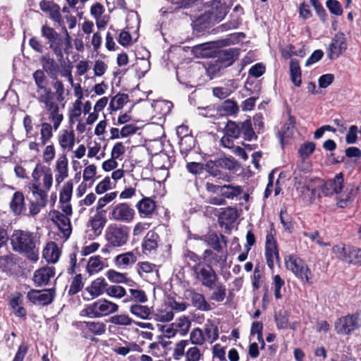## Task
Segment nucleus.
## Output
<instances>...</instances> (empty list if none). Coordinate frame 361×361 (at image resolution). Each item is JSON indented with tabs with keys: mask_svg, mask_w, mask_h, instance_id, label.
Masks as SVG:
<instances>
[{
	"mask_svg": "<svg viewBox=\"0 0 361 361\" xmlns=\"http://www.w3.org/2000/svg\"><path fill=\"white\" fill-rule=\"evenodd\" d=\"M54 130V126L49 122L44 121L40 124L39 140L42 145H46L52 138Z\"/></svg>",
	"mask_w": 361,
	"mask_h": 361,
	"instance_id": "f704fd0d",
	"label": "nucleus"
},
{
	"mask_svg": "<svg viewBox=\"0 0 361 361\" xmlns=\"http://www.w3.org/2000/svg\"><path fill=\"white\" fill-rule=\"evenodd\" d=\"M106 286L107 284L104 279L98 278L87 288V290L92 298H96L101 295L104 292L106 289Z\"/></svg>",
	"mask_w": 361,
	"mask_h": 361,
	"instance_id": "c85d7f7f",
	"label": "nucleus"
},
{
	"mask_svg": "<svg viewBox=\"0 0 361 361\" xmlns=\"http://www.w3.org/2000/svg\"><path fill=\"white\" fill-rule=\"evenodd\" d=\"M174 317L173 311L168 309L158 310L154 314V319L157 322H167L171 321Z\"/></svg>",
	"mask_w": 361,
	"mask_h": 361,
	"instance_id": "3c124183",
	"label": "nucleus"
},
{
	"mask_svg": "<svg viewBox=\"0 0 361 361\" xmlns=\"http://www.w3.org/2000/svg\"><path fill=\"white\" fill-rule=\"evenodd\" d=\"M37 101L44 105L48 115V120L54 126V130H57L63 120V116L60 112L59 104L54 102V94Z\"/></svg>",
	"mask_w": 361,
	"mask_h": 361,
	"instance_id": "39448f33",
	"label": "nucleus"
},
{
	"mask_svg": "<svg viewBox=\"0 0 361 361\" xmlns=\"http://www.w3.org/2000/svg\"><path fill=\"white\" fill-rule=\"evenodd\" d=\"M41 63L42 67L45 71L47 73H52V71L56 70V64L55 61L50 58L48 55H44L41 58Z\"/></svg>",
	"mask_w": 361,
	"mask_h": 361,
	"instance_id": "69168bd1",
	"label": "nucleus"
},
{
	"mask_svg": "<svg viewBox=\"0 0 361 361\" xmlns=\"http://www.w3.org/2000/svg\"><path fill=\"white\" fill-rule=\"evenodd\" d=\"M49 214L52 221L57 225L63 235L66 238H68L71 233V222L68 216H66L56 210L51 212Z\"/></svg>",
	"mask_w": 361,
	"mask_h": 361,
	"instance_id": "f3484780",
	"label": "nucleus"
},
{
	"mask_svg": "<svg viewBox=\"0 0 361 361\" xmlns=\"http://www.w3.org/2000/svg\"><path fill=\"white\" fill-rule=\"evenodd\" d=\"M55 275V269L53 267H45L35 271L33 281L38 286L47 285L49 281Z\"/></svg>",
	"mask_w": 361,
	"mask_h": 361,
	"instance_id": "aec40b11",
	"label": "nucleus"
},
{
	"mask_svg": "<svg viewBox=\"0 0 361 361\" xmlns=\"http://www.w3.org/2000/svg\"><path fill=\"white\" fill-rule=\"evenodd\" d=\"M361 326V318L358 314H348L338 319L334 328L337 334L348 335Z\"/></svg>",
	"mask_w": 361,
	"mask_h": 361,
	"instance_id": "423d86ee",
	"label": "nucleus"
},
{
	"mask_svg": "<svg viewBox=\"0 0 361 361\" xmlns=\"http://www.w3.org/2000/svg\"><path fill=\"white\" fill-rule=\"evenodd\" d=\"M190 298L192 305L197 310L207 312L212 309L211 305L206 300L202 294L194 292L191 293Z\"/></svg>",
	"mask_w": 361,
	"mask_h": 361,
	"instance_id": "cd10ccee",
	"label": "nucleus"
},
{
	"mask_svg": "<svg viewBox=\"0 0 361 361\" xmlns=\"http://www.w3.org/2000/svg\"><path fill=\"white\" fill-rule=\"evenodd\" d=\"M106 294L113 298H121L126 295V290L123 287L120 286H111L106 289Z\"/></svg>",
	"mask_w": 361,
	"mask_h": 361,
	"instance_id": "4d7b16f0",
	"label": "nucleus"
},
{
	"mask_svg": "<svg viewBox=\"0 0 361 361\" xmlns=\"http://www.w3.org/2000/svg\"><path fill=\"white\" fill-rule=\"evenodd\" d=\"M350 259H348L349 264H361V249L351 247L349 251Z\"/></svg>",
	"mask_w": 361,
	"mask_h": 361,
	"instance_id": "774afa93",
	"label": "nucleus"
},
{
	"mask_svg": "<svg viewBox=\"0 0 361 361\" xmlns=\"http://www.w3.org/2000/svg\"><path fill=\"white\" fill-rule=\"evenodd\" d=\"M130 312L137 318L149 319L152 314L151 308L147 305L135 303L130 305Z\"/></svg>",
	"mask_w": 361,
	"mask_h": 361,
	"instance_id": "7c9ffc66",
	"label": "nucleus"
},
{
	"mask_svg": "<svg viewBox=\"0 0 361 361\" xmlns=\"http://www.w3.org/2000/svg\"><path fill=\"white\" fill-rule=\"evenodd\" d=\"M192 270L195 278L202 283V286L209 289L214 288L218 277L212 267L204 264H194Z\"/></svg>",
	"mask_w": 361,
	"mask_h": 361,
	"instance_id": "6e6552de",
	"label": "nucleus"
},
{
	"mask_svg": "<svg viewBox=\"0 0 361 361\" xmlns=\"http://www.w3.org/2000/svg\"><path fill=\"white\" fill-rule=\"evenodd\" d=\"M240 133L244 135L245 140H250L255 136L250 120H246L240 125Z\"/></svg>",
	"mask_w": 361,
	"mask_h": 361,
	"instance_id": "5fc2aeb1",
	"label": "nucleus"
},
{
	"mask_svg": "<svg viewBox=\"0 0 361 361\" xmlns=\"http://www.w3.org/2000/svg\"><path fill=\"white\" fill-rule=\"evenodd\" d=\"M96 214L91 216L87 222V226L94 236H99L106 224V219L103 211L96 210Z\"/></svg>",
	"mask_w": 361,
	"mask_h": 361,
	"instance_id": "6ab92c4d",
	"label": "nucleus"
},
{
	"mask_svg": "<svg viewBox=\"0 0 361 361\" xmlns=\"http://www.w3.org/2000/svg\"><path fill=\"white\" fill-rule=\"evenodd\" d=\"M238 217L237 210L234 208L228 207L225 209L219 215V220L224 224H231L234 222Z\"/></svg>",
	"mask_w": 361,
	"mask_h": 361,
	"instance_id": "c03bdc74",
	"label": "nucleus"
},
{
	"mask_svg": "<svg viewBox=\"0 0 361 361\" xmlns=\"http://www.w3.org/2000/svg\"><path fill=\"white\" fill-rule=\"evenodd\" d=\"M118 310V306L116 303L106 299H100L85 305L80 312V316L99 318L115 313Z\"/></svg>",
	"mask_w": 361,
	"mask_h": 361,
	"instance_id": "20e7f679",
	"label": "nucleus"
},
{
	"mask_svg": "<svg viewBox=\"0 0 361 361\" xmlns=\"http://www.w3.org/2000/svg\"><path fill=\"white\" fill-rule=\"evenodd\" d=\"M11 244L14 251L23 254L33 262L38 260L39 238L37 233L16 230L11 236Z\"/></svg>",
	"mask_w": 361,
	"mask_h": 361,
	"instance_id": "f03ea898",
	"label": "nucleus"
},
{
	"mask_svg": "<svg viewBox=\"0 0 361 361\" xmlns=\"http://www.w3.org/2000/svg\"><path fill=\"white\" fill-rule=\"evenodd\" d=\"M32 182L49 190L53 185V174L51 169L41 164H37L32 173Z\"/></svg>",
	"mask_w": 361,
	"mask_h": 361,
	"instance_id": "0eeeda50",
	"label": "nucleus"
},
{
	"mask_svg": "<svg viewBox=\"0 0 361 361\" xmlns=\"http://www.w3.org/2000/svg\"><path fill=\"white\" fill-rule=\"evenodd\" d=\"M33 78L37 85V90L35 94H33V97L39 100L54 94L50 88L44 85L46 76L43 71L37 70L35 71Z\"/></svg>",
	"mask_w": 361,
	"mask_h": 361,
	"instance_id": "4468645a",
	"label": "nucleus"
},
{
	"mask_svg": "<svg viewBox=\"0 0 361 361\" xmlns=\"http://www.w3.org/2000/svg\"><path fill=\"white\" fill-rule=\"evenodd\" d=\"M134 217L135 210L127 203L114 205L109 214V219L124 223L131 222Z\"/></svg>",
	"mask_w": 361,
	"mask_h": 361,
	"instance_id": "1a4fd4ad",
	"label": "nucleus"
},
{
	"mask_svg": "<svg viewBox=\"0 0 361 361\" xmlns=\"http://www.w3.org/2000/svg\"><path fill=\"white\" fill-rule=\"evenodd\" d=\"M65 39L60 35L54 42L49 45V48L53 51L57 58H63V51L71 47V37L64 28Z\"/></svg>",
	"mask_w": 361,
	"mask_h": 361,
	"instance_id": "dca6fc26",
	"label": "nucleus"
},
{
	"mask_svg": "<svg viewBox=\"0 0 361 361\" xmlns=\"http://www.w3.org/2000/svg\"><path fill=\"white\" fill-rule=\"evenodd\" d=\"M54 295V290L50 288L45 290H31L27 293V297L33 304L47 305L53 301Z\"/></svg>",
	"mask_w": 361,
	"mask_h": 361,
	"instance_id": "f8f14e48",
	"label": "nucleus"
},
{
	"mask_svg": "<svg viewBox=\"0 0 361 361\" xmlns=\"http://www.w3.org/2000/svg\"><path fill=\"white\" fill-rule=\"evenodd\" d=\"M158 238L159 236L154 231H148L142 243L143 249L149 252L155 250L157 247Z\"/></svg>",
	"mask_w": 361,
	"mask_h": 361,
	"instance_id": "58836bf2",
	"label": "nucleus"
},
{
	"mask_svg": "<svg viewBox=\"0 0 361 361\" xmlns=\"http://www.w3.org/2000/svg\"><path fill=\"white\" fill-rule=\"evenodd\" d=\"M188 345V340H181L176 343L173 352V358L179 360L181 357H185L186 353L185 348Z\"/></svg>",
	"mask_w": 361,
	"mask_h": 361,
	"instance_id": "09e8293b",
	"label": "nucleus"
},
{
	"mask_svg": "<svg viewBox=\"0 0 361 361\" xmlns=\"http://www.w3.org/2000/svg\"><path fill=\"white\" fill-rule=\"evenodd\" d=\"M106 240L114 247H121L127 242L128 233L126 228L112 225L106 231Z\"/></svg>",
	"mask_w": 361,
	"mask_h": 361,
	"instance_id": "9d476101",
	"label": "nucleus"
},
{
	"mask_svg": "<svg viewBox=\"0 0 361 361\" xmlns=\"http://www.w3.org/2000/svg\"><path fill=\"white\" fill-rule=\"evenodd\" d=\"M128 102V95L122 94H117L112 98L110 102L109 106L113 111H117L123 108L124 104Z\"/></svg>",
	"mask_w": 361,
	"mask_h": 361,
	"instance_id": "8fccbe9b",
	"label": "nucleus"
},
{
	"mask_svg": "<svg viewBox=\"0 0 361 361\" xmlns=\"http://www.w3.org/2000/svg\"><path fill=\"white\" fill-rule=\"evenodd\" d=\"M265 256L268 267L270 269H273L274 261L279 259V252L276 240L271 233H268L266 238Z\"/></svg>",
	"mask_w": 361,
	"mask_h": 361,
	"instance_id": "2eb2a0df",
	"label": "nucleus"
},
{
	"mask_svg": "<svg viewBox=\"0 0 361 361\" xmlns=\"http://www.w3.org/2000/svg\"><path fill=\"white\" fill-rule=\"evenodd\" d=\"M308 171V166H305L303 168L298 166L293 173L296 191L305 203H312L316 197L336 194L337 206L340 208H345L352 204L358 193V187L353 184L344 185L341 173L336 174L334 178L324 182L318 178H309L307 175Z\"/></svg>",
	"mask_w": 361,
	"mask_h": 361,
	"instance_id": "f257e3e1",
	"label": "nucleus"
},
{
	"mask_svg": "<svg viewBox=\"0 0 361 361\" xmlns=\"http://www.w3.org/2000/svg\"><path fill=\"white\" fill-rule=\"evenodd\" d=\"M136 207L140 215L142 217H146L152 214L155 209V204L150 198L145 197L138 202Z\"/></svg>",
	"mask_w": 361,
	"mask_h": 361,
	"instance_id": "bb28decb",
	"label": "nucleus"
},
{
	"mask_svg": "<svg viewBox=\"0 0 361 361\" xmlns=\"http://www.w3.org/2000/svg\"><path fill=\"white\" fill-rule=\"evenodd\" d=\"M347 49L346 39L343 33H337L329 45L327 55L331 60L337 59Z\"/></svg>",
	"mask_w": 361,
	"mask_h": 361,
	"instance_id": "ddd939ff",
	"label": "nucleus"
},
{
	"mask_svg": "<svg viewBox=\"0 0 361 361\" xmlns=\"http://www.w3.org/2000/svg\"><path fill=\"white\" fill-rule=\"evenodd\" d=\"M188 341L194 346H201L207 342L203 330L198 327L191 331L190 333V340Z\"/></svg>",
	"mask_w": 361,
	"mask_h": 361,
	"instance_id": "4c0bfd02",
	"label": "nucleus"
},
{
	"mask_svg": "<svg viewBox=\"0 0 361 361\" xmlns=\"http://www.w3.org/2000/svg\"><path fill=\"white\" fill-rule=\"evenodd\" d=\"M104 268V262L99 255L91 257L87 262V271L90 275L98 273Z\"/></svg>",
	"mask_w": 361,
	"mask_h": 361,
	"instance_id": "c9c22d12",
	"label": "nucleus"
},
{
	"mask_svg": "<svg viewBox=\"0 0 361 361\" xmlns=\"http://www.w3.org/2000/svg\"><path fill=\"white\" fill-rule=\"evenodd\" d=\"M185 361H200L203 358V352L197 346L188 348L185 355Z\"/></svg>",
	"mask_w": 361,
	"mask_h": 361,
	"instance_id": "a18cd8bd",
	"label": "nucleus"
},
{
	"mask_svg": "<svg viewBox=\"0 0 361 361\" xmlns=\"http://www.w3.org/2000/svg\"><path fill=\"white\" fill-rule=\"evenodd\" d=\"M176 329L177 333L181 336H185L190 328L191 322L188 317L182 316L179 317L175 322L172 323Z\"/></svg>",
	"mask_w": 361,
	"mask_h": 361,
	"instance_id": "e433bc0d",
	"label": "nucleus"
},
{
	"mask_svg": "<svg viewBox=\"0 0 361 361\" xmlns=\"http://www.w3.org/2000/svg\"><path fill=\"white\" fill-rule=\"evenodd\" d=\"M73 183L71 180L66 182L59 192V202H70L72 197Z\"/></svg>",
	"mask_w": 361,
	"mask_h": 361,
	"instance_id": "ea45409f",
	"label": "nucleus"
},
{
	"mask_svg": "<svg viewBox=\"0 0 361 361\" xmlns=\"http://www.w3.org/2000/svg\"><path fill=\"white\" fill-rule=\"evenodd\" d=\"M114 261L118 268L125 269L136 262L137 257L134 252L130 251L117 255Z\"/></svg>",
	"mask_w": 361,
	"mask_h": 361,
	"instance_id": "4be33fe9",
	"label": "nucleus"
},
{
	"mask_svg": "<svg viewBox=\"0 0 361 361\" xmlns=\"http://www.w3.org/2000/svg\"><path fill=\"white\" fill-rule=\"evenodd\" d=\"M290 75L292 82L297 87L302 83L301 70L299 62L295 59H292L290 62Z\"/></svg>",
	"mask_w": 361,
	"mask_h": 361,
	"instance_id": "2f4dec72",
	"label": "nucleus"
},
{
	"mask_svg": "<svg viewBox=\"0 0 361 361\" xmlns=\"http://www.w3.org/2000/svg\"><path fill=\"white\" fill-rule=\"evenodd\" d=\"M192 52L197 58H207L212 56L213 51L210 49L209 44L204 43L193 47Z\"/></svg>",
	"mask_w": 361,
	"mask_h": 361,
	"instance_id": "a19ab883",
	"label": "nucleus"
},
{
	"mask_svg": "<svg viewBox=\"0 0 361 361\" xmlns=\"http://www.w3.org/2000/svg\"><path fill=\"white\" fill-rule=\"evenodd\" d=\"M61 252L54 242L48 243L42 252V256L49 263H56L60 257Z\"/></svg>",
	"mask_w": 361,
	"mask_h": 361,
	"instance_id": "393cba45",
	"label": "nucleus"
},
{
	"mask_svg": "<svg viewBox=\"0 0 361 361\" xmlns=\"http://www.w3.org/2000/svg\"><path fill=\"white\" fill-rule=\"evenodd\" d=\"M221 110L225 115L236 114L239 110L237 103L233 100H226L221 105Z\"/></svg>",
	"mask_w": 361,
	"mask_h": 361,
	"instance_id": "603ef678",
	"label": "nucleus"
},
{
	"mask_svg": "<svg viewBox=\"0 0 361 361\" xmlns=\"http://www.w3.org/2000/svg\"><path fill=\"white\" fill-rule=\"evenodd\" d=\"M110 322L112 324L123 326H129L131 325V324L133 323L132 319H130L128 315L126 314L113 316L110 318Z\"/></svg>",
	"mask_w": 361,
	"mask_h": 361,
	"instance_id": "338daca9",
	"label": "nucleus"
},
{
	"mask_svg": "<svg viewBox=\"0 0 361 361\" xmlns=\"http://www.w3.org/2000/svg\"><path fill=\"white\" fill-rule=\"evenodd\" d=\"M214 292L212 293L210 300L216 302H222L226 297V288L225 286L218 281L215 282Z\"/></svg>",
	"mask_w": 361,
	"mask_h": 361,
	"instance_id": "de8ad7c7",
	"label": "nucleus"
},
{
	"mask_svg": "<svg viewBox=\"0 0 361 361\" xmlns=\"http://www.w3.org/2000/svg\"><path fill=\"white\" fill-rule=\"evenodd\" d=\"M117 196L116 192H111L106 194L102 197L99 198L97 202L96 210L102 211V209L109 203L116 199Z\"/></svg>",
	"mask_w": 361,
	"mask_h": 361,
	"instance_id": "6e6d98bb",
	"label": "nucleus"
},
{
	"mask_svg": "<svg viewBox=\"0 0 361 361\" xmlns=\"http://www.w3.org/2000/svg\"><path fill=\"white\" fill-rule=\"evenodd\" d=\"M207 341L209 343H214L219 338V330L217 326L211 321L207 320L202 329Z\"/></svg>",
	"mask_w": 361,
	"mask_h": 361,
	"instance_id": "72a5a7b5",
	"label": "nucleus"
},
{
	"mask_svg": "<svg viewBox=\"0 0 361 361\" xmlns=\"http://www.w3.org/2000/svg\"><path fill=\"white\" fill-rule=\"evenodd\" d=\"M9 306L16 317H23L26 315V310L23 307V296L20 293H15L11 295Z\"/></svg>",
	"mask_w": 361,
	"mask_h": 361,
	"instance_id": "412c9836",
	"label": "nucleus"
},
{
	"mask_svg": "<svg viewBox=\"0 0 361 361\" xmlns=\"http://www.w3.org/2000/svg\"><path fill=\"white\" fill-rule=\"evenodd\" d=\"M240 134V125L235 122L229 121L226 126V135L233 138H237Z\"/></svg>",
	"mask_w": 361,
	"mask_h": 361,
	"instance_id": "0e129e2a",
	"label": "nucleus"
},
{
	"mask_svg": "<svg viewBox=\"0 0 361 361\" xmlns=\"http://www.w3.org/2000/svg\"><path fill=\"white\" fill-rule=\"evenodd\" d=\"M233 61H225L220 58L213 59L207 63L206 67L207 74L210 79L218 77L220 75L221 70L231 65Z\"/></svg>",
	"mask_w": 361,
	"mask_h": 361,
	"instance_id": "a211bd4d",
	"label": "nucleus"
},
{
	"mask_svg": "<svg viewBox=\"0 0 361 361\" xmlns=\"http://www.w3.org/2000/svg\"><path fill=\"white\" fill-rule=\"evenodd\" d=\"M29 190L32 192L35 202H41V204H47L48 190L42 188L37 184L30 183Z\"/></svg>",
	"mask_w": 361,
	"mask_h": 361,
	"instance_id": "473e14b6",
	"label": "nucleus"
},
{
	"mask_svg": "<svg viewBox=\"0 0 361 361\" xmlns=\"http://www.w3.org/2000/svg\"><path fill=\"white\" fill-rule=\"evenodd\" d=\"M137 272L142 276L144 274H149L156 271V265L148 262H141L137 264Z\"/></svg>",
	"mask_w": 361,
	"mask_h": 361,
	"instance_id": "052dcab7",
	"label": "nucleus"
},
{
	"mask_svg": "<svg viewBox=\"0 0 361 361\" xmlns=\"http://www.w3.org/2000/svg\"><path fill=\"white\" fill-rule=\"evenodd\" d=\"M242 192L240 186H233L231 185H224L222 186L221 195L228 199H233Z\"/></svg>",
	"mask_w": 361,
	"mask_h": 361,
	"instance_id": "49530a36",
	"label": "nucleus"
},
{
	"mask_svg": "<svg viewBox=\"0 0 361 361\" xmlns=\"http://www.w3.org/2000/svg\"><path fill=\"white\" fill-rule=\"evenodd\" d=\"M285 266L287 270L302 282L312 283V273L305 262L294 254H290L284 257Z\"/></svg>",
	"mask_w": 361,
	"mask_h": 361,
	"instance_id": "7ed1b4c3",
	"label": "nucleus"
},
{
	"mask_svg": "<svg viewBox=\"0 0 361 361\" xmlns=\"http://www.w3.org/2000/svg\"><path fill=\"white\" fill-rule=\"evenodd\" d=\"M55 156L56 149L54 145L51 144L46 145L42 152L43 162L47 164H51V162L54 159Z\"/></svg>",
	"mask_w": 361,
	"mask_h": 361,
	"instance_id": "864d4df0",
	"label": "nucleus"
},
{
	"mask_svg": "<svg viewBox=\"0 0 361 361\" xmlns=\"http://www.w3.org/2000/svg\"><path fill=\"white\" fill-rule=\"evenodd\" d=\"M285 281L278 274L273 276V287L274 290V296L276 299L282 298L281 293V288L284 286Z\"/></svg>",
	"mask_w": 361,
	"mask_h": 361,
	"instance_id": "bf43d9fd",
	"label": "nucleus"
},
{
	"mask_svg": "<svg viewBox=\"0 0 361 361\" xmlns=\"http://www.w3.org/2000/svg\"><path fill=\"white\" fill-rule=\"evenodd\" d=\"M83 286L84 284L82 281L81 274L76 275L71 282L70 288L68 290V293L70 295H75L78 293L79 291L82 290Z\"/></svg>",
	"mask_w": 361,
	"mask_h": 361,
	"instance_id": "13d9d810",
	"label": "nucleus"
},
{
	"mask_svg": "<svg viewBox=\"0 0 361 361\" xmlns=\"http://www.w3.org/2000/svg\"><path fill=\"white\" fill-rule=\"evenodd\" d=\"M79 327L96 336H101L106 331V324L102 322H80Z\"/></svg>",
	"mask_w": 361,
	"mask_h": 361,
	"instance_id": "b1692460",
	"label": "nucleus"
},
{
	"mask_svg": "<svg viewBox=\"0 0 361 361\" xmlns=\"http://www.w3.org/2000/svg\"><path fill=\"white\" fill-rule=\"evenodd\" d=\"M113 188L112 183L109 177H105L95 187L96 193L101 195Z\"/></svg>",
	"mask_w": 361,
	"mask_h": 361,
	"instance_id": "680f3d73",
	"label": "nucleus"
},
{
	"mask_svg": "<svg viewBox=\"0 0 361 361\" xmlns=\"http://www.w3.org/2000/svg\"><path fill=\"white\" fill-rule=\"evenodd\" d=\"M350 248H351V247H345L343 244H338L333 247L332 252L336 257L338 258L342 261H344L345 262L348 263V259H350Z\"/></svg>",
	"mask_w": 361,
	"mask_h": 361,
	"instance_id": "79ce46f5",
	"label": "nucleus"
},
{
	"mask_svg": "<svg viewBox=\"0 0 361 361\" xmlns=\"http://www.w3.org/2000/svg\"><path fill=\"white\" fill-rule=\"evenodd\" d=\"M314 149V143L312 142H305L300 146L298 153L302 159H305L312 154Z\"/></svg>",
	"mask_w": 361,
	"mask_h": 361,
	"instance_id": "e2e57ef3",
	"label": "nucleus"
},
{
	"mask_svg": "<svg viewBox=\"0 0 361 361\" xmlns=\"http://www.w3.org/2000/svg\"><path fill=\"white\" fill-rule=\"evenodd\" d=\"M58 140L63 150L71 151L75 145V134L73 130H63L59 135Z\"/></svg>",
	"mask_w": 361,
	"mask_h": 361,
	"instance_id": "5701e85b",
	"label": "nucleus"
},
{
	"mask_svg": "<svg viewBox=\"0 0 361 361\" xmlns=\"http://www.w3.org/2000/svg\"><path fill=\"white\" fill-rule=\"evenodd\" d=\"M56 186L59 187L69 176L68 159L66 154H59L53 166Z\"/></svg>",
	"mask_w": 361,
	"mask_h": 361,
	"instance_id": "9b49d317",
	"label": "nucleus"
},
{
	"mask_svg": "<svg viewBox=\"0 0 361 361\" xmlns=\"http://www.w3.org/2000/svg\"><path fill=\"white\" fill-rule=\"evenodd\" d=\"M129 293L130 298H127L124 302L135 301L136 303H145L147 301V295L141 289L130 288L129 289Z\"/></svg>",
	"mask_w": 361,
	"mask_h": 361,
	"instance_id": "37998d69",
	"label": "nucleus"
},
{
	"mask_svg": "<svg viewBox=\"0 0 361 361\" xmlns=\"http://www.w3.org/2000/svg\"><path fill=\"white\" fill-rule=\"evenodd\" d=\"M295 132L294 121L292 118H289L288 121L284 124L281 130L279 133L281 140V143L284 145L288 142V140L291 138Z\"/></svg>",
	"mask_w": 361,
	"mask_h": 361,
	"instance_id": "c756f323",
	"label": "nucleus"
},
{
	"mask_svg": "<svg viewBox=\"0 0 361 361\" xmlns=\"http://www.w3.org/2000/svg\"><path fill=\"white\" fill-rule=\"evenodd\" d=\"M10 208L15 215H20L25 212V197L22 192H16L13 194Z\"/></svg>",
	"mask_w": 361,
	"mask_h": 361,
	"instance_id": "a878e982",
	"label": "nucleus"
}]
</instances>
